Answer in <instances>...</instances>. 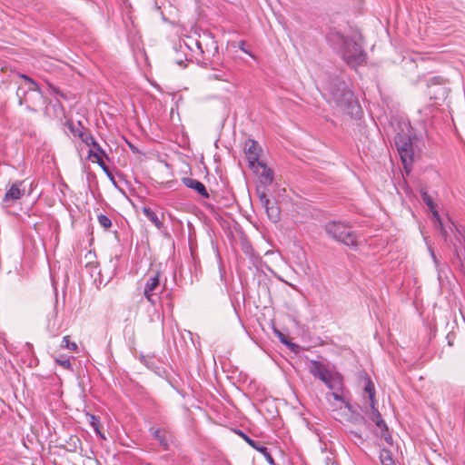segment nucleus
Returning a JSON list of instances; mask_svg holds the SVG:
<instances>
[{
  "instance_id": "f257e3e1",
  "label": "nucleus",
  "mask_w": 465,
  "mask_h": 465,
  "mask_svg": "<svg viewBox=\"0 0 465 465\" xmlns=\"http://www.w3.org/2000/svg\"><path fill=\"white\" fill-rule=\"evenodd\" d=\"M327 40L351 67H356L365 63L367 54L361 45L354 40L344 36L336 30L330 31Z\"/></svg>"
},
{
  "instance_id": "f03ea898",
  "label": "nucleus",
  "mask_w": 465,
  "mask_h": 465,
  "mask_svg": "<svg viewBox=\"0 0 465 465\" xmlns=\"http://www.w3.org/2000/svg\"><path fill=\"white\" fill-rule=\"evenodd\" d=\"M330 94L331 100L344 114L351 117H360L362 114L357 98L345 82L333 83L330 87Z\"/></svg>"
},
{
  "instance_id": "7ed1b4c3",
  "label": "nucleus",
  "mask_w": 465,
  "mask_h": 465,
  "mask_svg": "<svg viewBox=\"0 0 465 465\" xmlns=\"http://www.w3.org/2000/svg\"><path fill=\"white\" fill-rule=\"evenodd\" d=\"M18 77L24 80V83L18 85L16 91L19 104H25L29 109L35 110V106L43 104V94L37 83L24 74H19Z\"/></svg>"
},
{
  "instance_id": "20e7f679",
  "label": "nucleus",
  "mask_w": 465,
  "mask_h": 465,
  "mask_svg": "<svg viewBox=\"0 0 465 465\" xmlns=\"http://www.w3.org/2000/svg\"><path fill=\"white\" fill-rule=\"evenodd\" d=\"M325 231L328 235L335 241L344 243L348 246H357V235L351 229L341 222H330L325 225Z\"/></svg>"
},
{
  "instance_id": "39448f33",
  "label": "nucleus",
  "mask_w": 465,
  "mask_h": 465,
  "mask_svg": "<svg viewBox=\"0 0 465 465\" xmlns=\"http://www.w3.org/2000/svg\"><path fill=\"white\" fill-rule=\"evenodd\" d=\"M395 145L402 162L403 167L407 173L411 171L413 162V146L412 140L409 134H397L395 138Z\"/></svg>"
},
{
  "instance_id": "423d86ee",
  "label": "nucleus",
  "mask_w": 465,
  "mask_h": 465,
  "mask_svg": "<svg viewBox=\"0 0 465 465\" xmlns=\"http://www.w3.org/2000/svg\"><path fill=\"white\" fill-rule=\"evenodd\" d=\"M66 126L74 136L80 138L82 142L86 145L94 146L101 153H104V149L100 146L94 137L90 134L89 131L86 130V128L82 124L80 121L76 123L73 121H67Z\"/></svg>"
},
{
  "instance_id": "0eeeda50",
  "label": "nucleus",
  "mask_w": 465,
  "mask_h": 465,
  "mask_svg": "<svg viewBox=\"0 0 465 465\" xmlns=\"http://www.w3.org/2000/svg\"><path fill=\"white\" fill-rule=\"evenodd\" d=\"M163 290V285L161 284L159 272L146 278L143 288V296L153 306L156 305L159 302L158 294L162 292Z\"/></svg>"
},
{
  "instance_id": "6e6552de",
  "label": "nucleus",
  "mask_w": 465,
  "mask_h": 465,
  "mask_svg": "<svg viewBox=\"0 0 465 465\" xmlns=\"http://www.w3.org/2000/svg\"><path fill=\"white\" fill-rule=\"evenodd\" d=\"M244 153L246 154L251 169H256V164L260 162L262 148L253 139H248L244 144Z\"/></svg>"
},
{
  "instance_id": "1a4fd4ad",
  "label": "nucleus",
  "mask_w": 465,
  "mask_h": 465,
  "mask_svg": "<svg viewBox=\"0 0 465 465\" xmlns=\"http://www.w3.org/2000/svg\"><path fill=\"white\" fill-rule=\"evenodd\" d=\"M150 432L154 440H156L163 450H169L171 442L173 441L172 433L163 428H150Z\"/></svg>"
},
{
  "instance_id": "9d476101",
  "label": "nucleus",
  "mask_w": 465,
  "mask_h": 465,
  "mask_svg": "<svg viewBox=\"0 0 465 465\" xmlns=\"http://www.w3.org/2000/svg\"><path fill=\"white\" fill-rule=\"evenodd\" d=\"M422 200L427 204V206L433 214V218L435 219V226L439 227V229L440 230L441 236L444 238L445 241H447L448 232L441 223L440 217L438 213V211L436 210L432 198L426 192H424L422 193Z\"/></svg>"
},
{
  "instance_id": "9b49d317",
  "label": "nucleus",
  "mask_w": 465,
  "mask_h": 465,
  "mask_svg": "<svg viewBox=\"0 0 465 465\" xmlns=\"http://www.w3.org/2000/svg\"><path fill=\"white\" fill-rule=\"evenodd\" d=\"M93 148L89 150L88 152V158L92 159L93 162H95L102 170L106 173L108 178L115 183L114 177L113 173H111L108 166L105 164L104 161L103 160V157L108 158L107 153L104 150V153H101L99 151H97L94 146Z\"/></svg>"
},
{
  "instance_id": "f8f14e48",
  "label": "nucleus",
  "mask_w": 465,
  "mask_h": 465,
  "mask_svg": "<svg viewBox=\"0 0 465 465\" xmlns=\"http://www.w3.org/2000/svg\"><path fill=\"white\" fill-rule=\"evenodd\" d=\"M440 77H433L430 80L428 87L430 89L429 94L430 97H434L435 99L445 98L448 94V90L446 86L440 83Z\"/></svg>"
},
{
  "instance_id": "ddd939ff",
  "label": "nucleus",
  "mask_w": 465,
  "mask_h": 465,
  "mask_svg": "<svg viewBox=\"0 0 465 465\" xmlns=\"http://www.w3.org/2000/svg\"><path fill=\"white\" fill-rule=\"evenodd\" d=\"M371 407V414L370 419L376 424L378 428L381 430V435L384 438L386 441H389V440L391 439V435L388 431V427L381 418V413L379 412L378 409L375 407V404L370 405Z\"/></svg>"
},
{
  "instance_id": "4468645a",
  "label": "nucleus",
  "mask_w": 465,
  "mask_h": 465,
  "mask_svg": "<svg viewBox=\"0 0 465 465\" xmlns=\"http://www.w3.org/2000/svg\"><path fill=\"white\" fill-rule=\"evenodd\" d=\"M24 182L22 181H16L15 182L10 188L6 191L3 201L5 203H14L16 200H19L22 198V196L25 193V190L22 189Z\"/></svg>"
},
{
  "instance_id": "2eb2a0df",
  "label": "nucleus",
  "mask_w": 465,
  "mask_h": 465,
  "mask_svg": "<svg viewBox=\"0 0 465 465\" xmlns=\"http://www.w3.org/2000/svg\"><path fill=\"white\" fill-rule=\"evenodd\" d=\"M309 371L311 374L322 381H325L327 376L332 372L326 365L318 361H311Z\"/></svg>"
},
{
  "instance_id": "dca6fc26",
  "label": "nucleus",
  "mask_w": 465,
  "mask_h": 465,
  "mask_svg": "<svg viewBox=\"0 0 465 465\" xmlns=\"http://www.w3.org/2000/svg\"><path fill=\"white\" fill-rule=\"evenodd\" d=\"M254 173L259 174L261 183L264 185H269L273 181V172L272 169L268 168L267 165L263 162H259L256 164V169H252Z\"/></svg>"
},
{
  "instance_id": "f3484780",
  "label": "nucleus",
  "mask_w": 465,
  "mask_h": 465,
  "mask_svg": "<svg viewBox=\"0 0 465 465\" xmlns=\"http://www.w3.org/2000/svg\"><path fill=\"white\" fill-rule=\"evenodd\" d=\"M457 235L456 240L459 242L460 245L461 246V249H458V246L456 243H453L455 252L457 255V258L460 260L462 266L465 265V229L464 228H458L455 226Z\"/></svg>"
},
{
  "instance_id": "a211bd4d",
  "label": "nucleus",
  "mask_w": 465,
  "mask_h": 465,
  "mask_svg": "<svg viewBox=\"0 0 465 465\" xmlns=\"http://www.w3.org/2000/svg\"><path fill=\"white\" fill-rule=\"evenodd\" d=\"M182 182L186 187L195 190L201 196L209 198V193L202 182L190 177H183Z\"/></svg>"
},
{
  "instance_id": "6ab92c4d",
  "label": "nucleus",
  "mask_w": 465,
  "mask_h": 465,
  "mask_svg": "<svg viewBox=\"0 0 465 465\" xmlns=\"http://www.w3.org/2000/svg\"><path fill=\"white\" fill-rule=\"evenodd\" d=\"M322 382L331 391H341L343 387L341 376L334 371L331 372Z\"/></svg>"
},
{
  "instance_id": "aec40b11",
  "label": "nucleus",
  "mask_w": 465,
  "mask_h": 465,
  "mask_svg": "<svg viewBox=\"0 0 465 465\" xmlns=\"http://www.w3.org/2000/svg\"><path fill=\"white\" fill-rule=\"evenodd\" d=\"M143 213L146 216V218L159 230L163 231L164 229L163 224V214L162 213V217L160 218L155 212H153L150 207H143Z\"/></svg>"
},
{
  "instance_id": "412c9836",
  "label": "nucleus",
  "mask_w": 465,
  "mask_h": 465,
  "mask_svg": "<svg viewBox=\"0 0 465 465\" xmlns=\"http://www.w3.org/2000/svg\"><path fill=\"white\" fill-rule=\"evenodd\" d=\"M266 214L269 220L276 223L281 220V209L276 202H273L271 205L265 208Z\"/></svg>"
},
{
  "instance_id": "4be33fe9",
  "label": "nucleus",
  "mask_w": 465,
  "mask_h": 465,
  "mask_svg": "<svg viewBox=\"0 0 465 465\" xmlns=\"http://www.w3.org/2000/svg\"><path fill=\"white\" fill-rule=\"evenodd\" d=\"M364 391L368 394V398L370 401V405L376 404L375 400V387L373 382L371 381L369 377H366L364 380Z\"/></svg>"
},
{
  "instance_id": "5701e85b",
  "label": "nucleus",
  "mask_w": 465,
  "mask_h": 465,
  "mask_svg": "<svg viewBox=\"0 0 465 465\" xmlns=\"http://www.w3.org/2000/svg\"><path fill=\"white\" fill-rule=\"evenodd\" d=\"M236 433L238 435H240L254 450H258L259 452H264L265 451V446L262 445L259 441H255V440H252L243 431L238 430H236Z\"/></svg>"
},
{
  "instance_id": "b1692460",
  "label": "nucleus",
  "mask_w": 465,
  "mask_h": 465,
  "mask_svg": "<svg viewBox=\"0 0 465 465\" xmlns=\"http://www.w3.org/2000/svg\"><path fill=\"white\" fill-rule=\"evenodd\" d=\"M380 460L382 465H395V461L392 458V453L386 449L381 450Z\"/></svg>"
},
{
  "instance_id": "393cba45",
  "label": "nucleus",
  "mask_w": 465,
  "mask_h": 465,
  "mask_svg": "<svg viewBox=\"0 0 465 465\" xmlns=\"http://www.w3.org/2000/svg\"><path fill=\"white\" fill-rule=\"evenodd\" d=\"M89 420H90V425L94 429L96 435H98L102 439H105L104 434L100 430V426H101L100 419L95 415H89Z\"/></svg>"
},
{
  "instance_id": "a878e982",
  "label": "nucleus",
  "mask_w": 465,
  "mask_h": 465,
  "mask_svg": "<svg viewBox=\"0 0 465 465\" xmlns=\"http://www.w3.org/2000/svg\"><path fill=\"white\" fill-rule=\"evenodd\" d=\"M61 347L63 349H67V350H70V351H77V348H78L77 344L74 341H72L70 340L69 336H64L63 338V341H62V343H61Z\"/></svg>"
},
{
  "instance_id": "bb28decb",
  "label": "nucleus",
  "mask_w": 465,
  "mask_h": 465,
  "mask_svg": "<svg viewBox=\"0 0 465 465\" xmlns=\"http://www.w3.org/2000/svg\"><path fill=\"white\" fill-rule=\"evenodd\" d=\"M97 220L100 226L104 229H109L112 226L111 219L105 214H99L97 216Z\"/></svg>"
},
{
  "instance_id": "cd10ccee",
  "label": "nucleus",
  "mask_w": 465,
  "mask_h": 465,
  "mask_svg": "<svg viewBox=\"0 0 465 465\" xmlns=\"http://www.w3.org/2000/svg\"><path fill=\"white\" fill-rule=\"evenodd\" d=\"M258 195L261 204L264 209L274 202L271 201L264 192H258Z\"/></svg>"
},
{
  "instance_id": "c85d7f7f",
  "label": "nucleus",
  "mask_w": 465,
  "mask_h": 465,
  "mask_svg": "<svg viewBox=\"0 0 465 465\" xmlns=\"http://www.w3.org/2000/svg\"><path fill=\"white\" fill-rule=\"evenodd\" d=\"M55 361L64 369L73 371V366L69 358H56Z\"/></svg>"
},
{
  "instance_id": "c756f323",
  "label": "nucleus",
  "mask_w": 465,
  "mask_h": 465,
  "mask_svg": "<svg viewBox=\"0 0 465 465\" xmlns=\"http://www.w3.org/2000/svg\"><path fill=\"white\" fill-rule=\"evenodd\" d=\"M228 75H231V74H227V73H223V72H217V73L211 74L210 78L214 79V80L229 82L230 79H229Z\"/></svg>"
},
{
  "instance_id": "7c9ffc66",
  "label": "nucleus",
  "mask_w": 465,
  "mask_h": 465,
  "mask_svg": "<svg viewBox=\"0 0 465 465\" xmlns=\"http://www.w3.org/2000/svg\"><path fill=\"white\" fill-rule=\"evenodd\" d=\"M261 453L264 456V458L270 464L274 465L273 458L272 457L271 453L269 452L267 447H265V451L261 452Z\"/></svg>"
},
{
  "instance_id": "2f4dec72",
  "label": "nucleus",
  "mask_w": 465,
  "mask_h": 465,
  "mask_svg": "<svg viewBox=\"0 0 465 465\" xmlns=\"http://www.w3.org/2000/svg\"><path fill=\"white\" fill-rule=\"evenodd\" d=\"M339 391H333L332 392H331L329 395L331 397H332L335 401H341V402H344V399L343 397L339 394L338 392Z\"/></svg>"
},
{
  "instance_id": "473e14b6",
  "label": "nucleus",
  "mask_w": 465,
  "mask_h": 465,
  "mask_svg": "<svg viewBox=\"0 0 465 465\" xmlns=\"http://www.w3.org/2000/svg\"><path fill=\"white\" fill-rule=\"evenodd\" d=\"M324 463H325V465H337L336 461L331 456H327L325 458Z\"/></svg>"
},
{
  "instance_id": "72a5a7b5",
  "label": "nucleus",
  "mask_w": 465,
  "mask_h": 465,
  "mask_svg": "<svg viewBox=\"0 0 465 465\" xmlns=\"http://www.w3.org/2000/svg\"><path fill=\"white\" fill-rule=\"evenodd\" d=\"M244 45H245V42H244V41H240V42H239V48H240L242 52H244V53H246V54H248L252 55V54H251V53H249V52L244 48Z\"/></svg>"
},
{
  "instance_id": "f704fd0d",
  "label": "nucleus",
  "mask_w": 465,
  "mask_h": 465,
  "mask_svg": "<svg viewBox=\"0 0 465 465\" xmlns=\"http://www.w3.org/2000/svg\"><path fill=\"white\" fill-rule=\"evenodd\" d=\"M56 305H57V298L55 297L54 306V311H53V312H52V316H53L54 318H56V316H57Z\"/></svg>"
},
{
  "instance_id": "c9c22d12",
  "label": "nucleus",
  "mask_w": 465,
  "mask_h": 465,
  "mask_svg": "<svg viewBox=\"0 0 465 465\" xmlns=\"http://www.w3.org/2000/svg\"><path fill=\"white\" fill-rule=\"evenodd\" d=\"M351 434H353L355 437L359 438V439H361V435L360 432L358 431H351Z\"/></svg>"
},
{
  "instance_id": "e433bc0d",
  "label": "nucleus",
  "mask_w": 465,
  "mask_h": 465,
  "mask_svg": "<svg viewBox=\"0 0 465 465\" xmlns=\"http://www.w3.org/2000/svg\"><path fill=\"white\" fill-rule=\"evenodd\" d=\"M279 335H280L281 341H282V342H284V343H287V341H285V339H284V336H283V335H282L281 333H279Z\"/></svg>"
},
{
  "instance_id": "4c0bfd02",
  "label": "nucleus",
  "mask_w": 465,
  "mask_h": 465,
  "mask_svg": "<svg viewBox=\"0 0 465 465\" xmlns=\"http://www.w3.org/2000/svg\"><path fill=\"white\" fill-rule=\"evenodd\" d=\"M197 46L201 50V52L203 53V50L202 48V44L200 42H197Z\"/></svg>"
},
{
  "instance_id": "58836bf2",
  "label": "nucleus",
  "mask_w": 465,
  "mask_h": 465,
  "mask_svg": "<svg viewBox=\"0 0 465 465\" xmlns=\"http://www.w3.org/2000/svg\"><path fill=\"white\" fill-rule=\"evenodd\" d=\"M431 255H432V258H433L434 262H436V257H435V254L432 252V253H431Z\"/></svg>"
},
{
  "instance_id": "ea45409f",
  "label": "nucleus",
  "mask_w": 465,
  "mask_h": 465,
  "mask_svg": "<svg viewBox=\"0 0 465 465\" xmlns=\"http://www.w3.org/2000/svg\"><path fill=\"white\" fill-rule=\"evenodd\" d=\"M3 340L2 334L0 333V341Z\"/></svg>"
},
{
  "instance_id": "a19ab883",
  "label": "nucleus",
  "mask_w": 465,
  "mask_h": 465,
  "mask_svg": "<svg viewBox=\"0 0 465 465\" xmlns=\"http://www.w3.org/2000/svg\"><path fill=\"white\" fill-rule=\"evenodd\" d=\"M145 465H153V464H151V463H147V464H145Z\"/></svg>"
}]
</instances>
